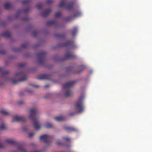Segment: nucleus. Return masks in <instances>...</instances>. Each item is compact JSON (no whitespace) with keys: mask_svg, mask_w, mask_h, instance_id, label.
<instances>
[{"mask_svg":"<svg viewBox=\"0 0 152 152\" xmlns=\"http://www.w3.org/2000/svg\"><path fill=\"white\" fill-rule=\"evenodd\" d=\"M31 85H32V86L35 88H38L39 87V86L37 85H31Z\"/></svg>","mask_w":152,"mask_h":152,"instance_id":"58836bf2","label":"nucleus"},{"mask_svg":"<svg viewBox=\"0 0 152 152\" xmlns=\"http://www.w3.org/2000/svg\"><path fill=\"white\" fill-rule=\"evenodd\" d=\"M23 130L24 131H26L27 130L26 129H25V128H24L23 129Z\"/></svg>","mask_w":152,"mask_h":152,"instance_id":"09e8293b","label":"nucleus"},{"mask_svg":"<svg viewBox=\"0 0 152 152\" xmlns=\"http://www.w3.org/2000/svg\"><path fill=\"white\" fill-rule=\"evenodd\" d=\"M73 44V41L72 40H69L66 42L64 43H62L58 45V46L66 47L70 46Z\"/></svg>","mask_w":152,"mask_h":152,"instance_id":"ddd939ff","label":"nucleus"},{"mask_svg":"<svg viewBox=\"0 0 152 152\" xmlns=\"http://www.w3.org/2000/svg\"><path fill=\"white\" fill-rule=\"evenodd\" d=\"M56 144H57L58 145H60L62 144L60 142L58 141L57 142Z\"/></svg>","mask_w":152,"mask_h":152,"instance_id":"a19ab883","label":"nucleus"},{"mask_svg":"<svg viewBox=\"0 0 152 152\" xmlns=\"http://www.w3.org/2000/svg\"><path fill=\"white\" fill-rule=\"evenodd\" d=\"M62 139L68 142L70 141V139L69 137H62Z\"/></svg>","mask_w":152,"mask_h":152,"instance_id":"f704fd0d","label":"nucleus"},{"mask_svg":"<svg viewBox=\"0 0 152 152\" xmlns=\"http://www.w3.org/2000/svg\"><path fill=\"white\" fill-rule=\"evenodd\" d=\"M28 19L27 18H23V21H26L28 20Z\"/></svg>","mask_w":152,"mask_h":152,"instance_id":"ea45409f","label":"nucleus"},{"mask_svg":"<svg viewBox=\"0 0 152 152\" xmlns=\"http://www.w3.org/2000/svg\"><path fill=\"white\" fill-rule=\"evenodd\" d=\"M34 135V134L33 133V132H32V133H29V137H32Z\"/></svg>","mask_w":152,"mask_h":152,"instance_id":"e433bc0d","label":"nucleus"},{"mask_svg":"<svg viewBox=\"0 0 152 152\" xmlns=\"http://www.w3.org/2000/svg\"><path fill=\"white\" fill-rule=\"evenodd\" d=\"M46 2L47 4H50L52 3L53 1L52 0H47Z\"/></svg>","mask_w":152,"mask_h":152,"instance_id":"c9c22d12","label":"nucleus"},{"mask_svg":"<svg viewBox=\"0 0 152 152\" xmlns=\"http://www.w3.org/2000/svg\"><path fill=\"white\" fill-rule=\"evenodd\" d=\"M51 12V10L50 9H48L41 13V15L42 16L46 17Z\"/></svg>","mask_w":152,"mask_h":152,"instance_id":"2eb2a0df","label":"nucleus"},{"mask_svg":"<svg viewBox=\"0 0 152 152\" xmlns=\"http://www.w3.org/2000/svg\"><path fill=\"white\" fill-rule=\"evenodd\" d=\"M55 36L59 38H63L65 37V35L64 34H60L58 33H56L55 34Z\"/></svg>","mask_w":152,"mask_h":152,"instance_id":"412c9836","label":"nucleus"},{"mask_svg":"<svg viewBox=\"0 0 152 152\" xmlns=\"http://www.w3.org/2000/svg\"><path fill=\"white\" fill-rule=\"evenodd\" d=\"M33 35L34 36H36L38 34V32L37 31H34L32 33Z\"/></svg>","mask_w":152,"mask_h":152,"instance_id":"473e14b6","label":"nucleus"},{"mask_svg":"<svg viewBox=\"0 0 152 152\" xmlns=\"http://www.w3.org/2000/svg\"><path fill=\"white\" fill-rule=\"evenodd\" d=\"M4 147L3 145L0 142V148H2Z\"/></svg>","mask_w":152,"mask_h":152,"instance_id":"79ce46f5","label":"nucleus"},{"mask_svg":"<svg viewBox=\"0 0 152 152\" xmlns=\"http://www.w3.org/2000/svg\"><path fill=\"white\" fill-rule=\"evenodd\" d=\"M13 50H14V51H18L17 50H15V49H13Z\"/></svg>","mask_w":152,"mask_h":152,"instance_id":"3c124183","label":"nucleus"},{"mask_svg":"<svg viewBox=\"0 0 152 152\" xmlns=\"http://www.w3.org/2000/svg\"><path fill=\"white\" fill-rule=\"evenodd\" d=\"M26 65V64L24 63H20L18 65V66L19 67L21 68L23 67L24 66H25Z\"/></svg>","mask_w":152,"mask_h":152,"instance_id":"c756f323","label":"nucleus"},{"mask_svg":"<svg viewBox=\"0 0 152 152\" xmlns=\"http://www.w3.org/2000/svg\"><path fill=\"white\" fill-rule=\"evenodd\" d=\"M61 15V14L60 12H57L55 15V18H59L60 17Z\"/></svg>","mask_w":152,"mask_h":152,"instance_id":"cd10ccee","label":"nucleus"},{"mask_svg":"<svg viewBox=\"0 0 152 152\" xmlns=\"http://www.w3.org/2000/svg\"><path fill=\"white\" fill-rule=\"evenodd\" d=\"M76 57L75 55L71 53L69 51L66 52L65 55V57L61 59V61H64L71 58H75Z\"/></svg>","mask_w":152,"mask_h":152,"instance_id":"9d476101","label":"nucleus"},{"mask_svg":"<svg viewBox=\"0 0 152 152\" xmlns=\"http://www.w3.org/2000/svg\"><path fill=\"white\" fill-rule=\"evenodd\" d=\"M72 17L69 16L67 17V18H65L64 19V20L66 21H69L71 20L72 19Z\"/></svg>","mask_w":152,"mask_h":152,"instance_id":"2f4dec72","label":"nucleus"},{"mask_svg":"<svg viewBox=\"0 0 152 152\" xmlns=\"http://www.w3.org/2000/svg\"><path fill=\"white\" fill-rule=\"evenodd\" d=\"M28 46V44L26 43L23 44L21 46V47L22 48H25Z\"/></svg>","mask_w":152,"mask_h":152,"instance_id":"72a5a7b5","label":"nucleus"},{"mask_svg":"<svg viewBox=\"0 0 152 152\" xmlns=\"http://www.w3.org/2000/svg\"><path fill=\"white\" fill-rule=\"evenodd\" d=\"M54 118L57 121H64L65 120V117L63 115L55 117Z\"/></svg>","mask_w":152,"mask_h":152,"instance_id":"dca6fc26","label":"nucleus"},{"mask_svg":"<svg viewBox=\"0 0 152 152\" xmlns=\"http://www.w3.org/2000/svg\"><path fill=\"white\" fill-rule=\"evenodd\" d=\"M31 1V0H25L22 2V4L23 5L28 4Z\"/></svg>","mask_w":152,"mask_h":152,"instance_id":"bb28decb","label":"nucleus"},{"mask_svg":"<svg viewBox=\"0 0 152 152\" xmlns=\"http://www.w3.org/2000/svg\"><path fill=\"white\" fill-rule=\"evenodd\" d=\"M26 91L29 92H30V93H31L32 92V91L31 90H26Z\"/></svg>","mask_w":152,"mask_h":152,"instance_id":"c03bdc74","label":"nucleus"},{"mask_svg":"<svg viewBox=\"0 0 152 152\" xmlns=\"http://www.w3.org/2000/svg\"><path fill=\"white\" fill-rule=\"evenodd\" d=\"M46 53L45 52L42 51L37 53L39 63L42 64L44 63Z\"/></svg>","mask_w":152,"mask_h":152,"instance_id":"0eeeda50","label":"nucleus"},{"mask_svg":"<svg viewBox=\"0 0 152 152\" xmlns=\"http://www.w3.org/2000/svg\"><path fill=\"white\" fill-rule=\"evenodd\" d=\"M82 15V13L80 11H78L76 12L74 15L73 16L74 17H76L81 16Z\"/></svg>","mask_w":152,"mask_h":152,"instance_id":"393cba45","label":"nucleus"},{"mask_svg":"<svg viewBox=\"0 0 152 152\" xmlns=\"http://www.w3.org/2000/svg\"><path fill=\"white\" fill-rule=\"evenodd\" d=\"M42 6V4L41 3H40L37 5L36 7L37 9H40L41 8Z\"/></svg>","mask_w":152,"mask_h":152,"instance_id":"c85d7f7f","label":"nucleus"},{"mask_svg":"<svg viewBox=\"0 0 152 152\" xmlns=\"http://www.w3.org/2000/svg\"><path fill=\"white\" fill-rule=\"evenodd\" d=\"M74 3L73 2H67L65 1H63L58 5V7L61 8H64L65 9L70 10L73 7Z\"/></svg>","mask_w":152,"mask_h":152,"instance_id":"39448f33","label":"nucleus"},{"mask_svg":"<svg viewBox=\"0 0 152 152\" xmlns=\"http://www.w3.org/2000/svg\"><path fill=\"white\" fill-rule=\"evenodd\" d=\"M57 23L56 21L54 20H50L46 23V24L48 26L56 25Z\"/></svg>","mask_w":152,"mask_h":152,"instance_id":"4468645a","label":"nucleus"},{"mask_svg":"<svg viewBox=\"0 0 152 152\" xmlns=\"http://www.w3.org/2000/svg\"><path fill=\"white\" fill-rule=\"evenodd\" d=\"M75 82V81H71L67 82L63 85V88L66 91L64 97H68L72 95V93L70 90V88L73 86Z\"/></svg>","mask_w":152,"mask_h":152,"instance_id":"7ed1b4c3","label":"nucleus"},{"mask_svg":"<svg viewBox=\"0 0 152 152\" xmlns=\"http://www.w3.org/2000/svg\"><path fill=\"white\" fill-rule=\"evenodd\" d=\"M4 7L6 9H9L11 7V4L9 2H7L4 4Z\"/></svg>","mask_w":152,"mask_h":152,"instance_id":"b1692460","label":"nucleus"},{"mask_svg":"<svg viewBox=\"0 0 152 152\" xmlns=\"http://www.w3.org/2000/svg\"><path fill=\"white\" fill-rule=\"evenodd\" d=\"M2 85L0 83V86Z\"/></svg>","mask_w":152,"mask_h":152,"instance_id":"603ef678","label":"nucleus"},{"mask_svg":"<svg viewBox=\"0 0 152 152\" xmlns=\"http://www.w3.org/2000/svg\"><path fill=\"white\" fill-rule=\"evenodd\" d=\"M23 95V93L22 92H20L19 93V95L20 96H22Z\"/></svg>","mask_w":152,"mask_h":152,"instance_id":"de8ad7c7","label":"nucleus"},{"mask_svg":"<svg viewBox=\"0 0 152 152\" xmlns=\"http://www.w3.org/2000/svg\"><path fill=\"white\" fill-rule=\"evenodd\" d=\"M33 152H40V151H34Z\"/></svg>","mask_w":152,"mask_h":152,"instance_id":"8fccbe9b","label":"nucleus"},{"mask_svg":"<svg viewBox=\"0 0 152 152\" xmlns=\"http://www.w3.org/2000/svg\"><path fill=\"white\" fill-rule=\"evenodd\" d=\"M6 129V127L4 124L0 125V130H3Z\"/></svg>","mask_w":152,"mask_h":152,"instance_id":"7c9ffc66","label":"nucleus"},{"mask_svg":"<svg viewBox=\"0 0 152 152\" xmlns=\"http://www.w3.org/2000/svg\"><path fill=\"white\" fill-rule=\"evenodd\" d=\"M75 114L74 113H71L69 114V115L70 116H73Z\"/></svg>","mask_w":152,"mask_h":152,"instance_id":"37998d69","label":"nucleus"},{"mask_svg":"<svg viewBox=\"0 0 152 152\" xmlns=\"http://www.w3.org/2000/svg\"><path fill=\"white\" fill-rule=\"evenodd\" d=\"M0 113L4 115H9V113L4 109H2L0 110Z\"/></svg>","mask_w":152,"mask_h":152,"instance_id":"4be33fe9","label":"nucleus"},{"mask_svg":"<svg viewBox=\"0 0 152 152\" xmlns=\"http://www.w3.org/2000/svg\"><path fill=\"white\" fill-rule=\"evenodd\" d=\"M1 119V118H0V120Z\"/></svg>","mask_w":152,"mask_h":152,"instance_id":"864d4df0","label":"nucleus"},{"mask_svg":"<svg viewBox=\"0 0 152 152\" xmlns=\"http://www.w3.org/2000/svg\"><path fill=\"white\" fill-rule=\"evenodd\" d=\"M37 112L36 109H32L30 110V114L29 116V118L34 121L33 123V126L36 130L39 129L41 127L39 122L37 119Z\"/></svg>","mask_w":152,"mask_h":152,"instance_id":"f257e3e1","label":"nucleus"},{"mask_svg":"<svg viewBox=\"0 0 152 152\" xmlns=\"http://www.w3.org/2000/svg\"><path fill=\"white\" fill-rule=\"evenodd\" d=\"M2 36L6 38H9L11 36L10 34L8 32H5L3 33L2 34Z\"/></svg>","mask_w":152,"mask_h":152,"instance_id":"aec40b11","label":"nucleus"},{"mask_svg":"<svg viewBox=\"0 0 152 152\" xmlns=\"http://www.w3.org/2000/svg\"><path fill=\"white\" fill-rule=\"evenodd\" d=\"M84 98V95L80 96L77 101L75 103V112L77 113H82L84 110L83 105V100Z\"/></svg>","mask_w":152,"mask_h":152,"instance_id":"f03ea898","label":"nucleus"},{"mask_svg":"<svg viewBox=\"0 0 152 152\" xmlns=\"http://www.w3.org/2000/svg\"><path fill=\"white\" fill-rule=\"evenodd\" d=\"M23 102L22 101H20L18 102V103L19 104H21L23 103Z\"/></svg>","mask_w":152,"mask_h":152,"instance_id":"a18cd8bd","label":"nucleus"},{"mask_svg":"<svg viewBox=\"0 0 152 152\" xmlns=\"http://www.w3.org/2000/svg\"><path fill=\"white\" fill-rule=\"evenodd\" d=\"M53 127L52 124L49 122H47L45 123V127L47 128H50Z\"/></svg>","mask_w":152,"mask_h":152,"instance_id":"5701e85b","label":"nucleus"},{"mask_svg":"<svg viewBox=\"0 0 152 152\" xmlns=\"http://www.w3.org/2000/svg\"><path fill=\"white\" fill-rule=\"evenodd\" d=\"M26 75V72H22L17 73L15 74V76L23 77L18 80H15L12 78L8 79L7 80L11 81L13 84H16L19 82H22L26 80L27 79Z\"/></svg>","mask_w":152,"mask_h":152,"instance_id":"20e7f679","label":"nucleus"},{"mask_svg":"<svg viewBox=\"0 0 152 152\" xmlns=\"http://www.w3.org/2000/svg\"><path fill=\"white\" fill-rule=\"evenodd\" d=\"M0 72L2 75H6L9 73V70L5 71L3 68L0 67Z\"/></svg>","mask_w":152,"mask_h":152,"instance_id":"a211bd4d","label":"nucleus"},{"mask_svg":"<svg viewBox=\"0 0 152 152\" xmlns=\"http://www.w3.org/2000/svg\"><path fill=\"white\" fill-rule=\"evenodd\" d=\"M80 67L81 68V69L78 71H77V72H76V73H79L82 72L83 70L85 69L86 68V66L84 65H82L80 66Z\"/></svg>","mask_w":152,"mask_h":152,"instance_id":"a878e982","label":"nucleus"},{"mask_svg":"<svg viewBox=\"0 0 152 152\" xmlns=\"http://www.w3.org/2000/svg\"><path fill=\"white\" fill-rule=\"evenodd\" d=\"M53 138L52 136L46 134L42 135L40 137V140H43L46 144H49L50 140Z\"/></svg>","mask_w":152,"mask_h":152,"instance_id":"6e6552de","label":"nucleus"},{"mask_svg":"<svg viewBox=\"0 0 152 152\" xmlns=\"http://www.w3.org/2000/svg\"><path fill=\"white\" fill-rule=\"evenodd\" d=\"M26 121L25 118L23 116H20L18 115L14 116L12 120V122L20 121L24 122Z\"/></svg>","mask_w":152,"mask_h":152,"instance_id":"1a4fd4ad","label":"nucleus"},{"mask_svg":"<svg viewBox=\"0 0 152 152\" xmlns=\"http://www.w3.org/2000/svg\"><path fill=\"white\" fill-rule=\"evenodd\" d=\"M6 51L5 50H2L0 51V54H4L5 53Z\"/></svg>","mask_w":152,"mask_h":152,"instance_id":"4c0bfd02","label":"nucleus"},{"mask_svg":"<svg viewBox=\"0 0 152 152\" xmlns=\"http://www.w3.org/2000/svg\"><path fill=\"white\" fill-rule=\"evenodd\" d=\"M50 78V75L47 74L41 75L37 77V79L40 80H49Z\"/></svg>","mask_w":152,"mask_h":152,"instance_id":"9b49d317","label":"nucleus"},{"mask_svg":"<svg viewBox=\"0 0 152 152\" xmlns=\"http://www.w3.org/2000/svg\"><path fill=\"white\" fill-rule=\"evenodd\" d=\"M5 142L8 144L12 145H16L18 146V150L21 152H25L26 150L22 145L19 144L18 142L11 139H7Z\"/></svg>","mask_w":152,"mask_h":152,"instance_id":"423d86ee","label":"nucleus"},{"mask_svg":"<svg viewBox=\"0 0 152 152\" xmlns=\"http://www.w3.org/2000/svg\"><path fill=\"white\" fill-rule=\"evenodd\" d=\"M49 87V85H46L45 86V88H47Z\"/></svg>","mask_w":152,"mask_h":152,"instance_id":"49530a36","label":"nucleus"},{"mask_svg":"<svg viewBox=\"0 0 152 152\" xmlns=\"http://www.w3.org/2000/svg\"><path fill=\"white\" fill-rule=\"evenodd\" d=\"M77 31V28L76 27H74L71 31V34L73 36L75 35Z\"/></svg>","mask_w":152,"mask_h":152,"instance_id":"6ab92c4d","label":"nucleus"},{"mask_svg":"<svg viewBox=\"0 0 152 152\" xmlns=\"http://www.w3.org/2000/svg\"><path fill=\"white\" fill-rule=\"evenodd\" d=\"M29 10V9L28 8H27L24 9L23 10H20V11H18L17 12V14L16 17V18H17L19 16V14L20 13H21V12H23L24 13H26L28 12Z\"/></svg>","mask_w":152,"mask_h":152,"instance_id":"f3484780","label":"nucleus"},{"mask_svg":"<svg viewBox=\"0 0 152 152\" xmlns=\"http://www.w3.org/2000/svg\"><path fill=\"white\" fill-rule=\"evenodd\" d=\"M64 128L66 131L68 132H76L77 131V129L71 126H64Z\"/></svg>","mask_w":152,"mask_h":152,"instance_id":"f8f14e48","label":"nucleus"}]
</instances>
